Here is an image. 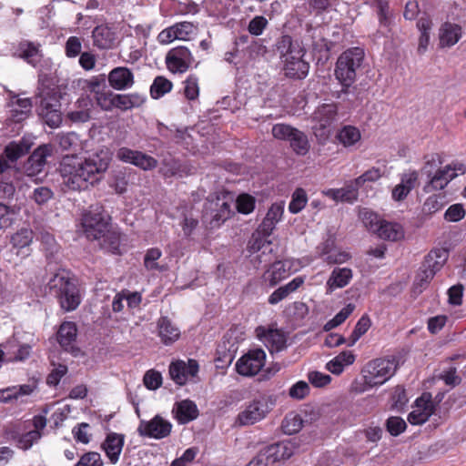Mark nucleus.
Wrapping results in <instances>:
<instances>
[{
    "label": "nucleus",
    "instance_id": "56",
    "mask_svg": "<svg viewBox=\"0 0 466 466\" xmlns=\"http://www.w3.org/2000/svg\"><path fill=\"white\" fill-rule=\"evenodd\" d=\"M360 186L355 184V179L350 181L346 187L340 188V201L353 203L358 198Z\"/></svg>",
    "mask_w": 466,
    "mask_h": 466
},
{
    "label": "nucleus",
    "instance_id": "4",
    "mask_svg": "<svg viewBox=\"0 0 466 466\" xmlns=\"http://www.w3.org/2000/svg\"><path fill=\"white\" fill-rule=\"evenodd\" d=\"M50 292L58 298L61 308L66 311L76 309L80 304L76 286L61 274H56L47 283Z\"/></svg>",
    "mask_w": 466,
    "mask_h": 466
},
{
    "label": "nucleus",
    "instance_id": "14",
    "mask_svg": "<svg viewBox=\"0 0 466 466\" xmlns=\"http://www.w3.org/2000/svg\"><path fill=\"white\" fill-rule=\"evenodd\" d=\"M198 372V364L195 360H188L187 362L177 360L169 366L170 378L177 385H185L189 378L195 377Z\"/></svg>",
    "mask_w": 466,
    "mask_h": 466
},
{
    "label": "nucleus",
    "instance_id": "63",
    "mask_svg": "<svg viewBox=\"0 0 466 466\" xmlns=\"http://www.w3.org/2000/svg\"><path fill=\"white\" fill-rule=\"evenodd\" d=\"M406 426L405 420L400 417H390L386 422L388 431L393 436H398L403 432Z\"/></svg>",
    "mask_w": 466,
    "mask_h": 466
},
{
    "label": "nucleus",
    "instance_id": "8",
    "mask_svg": "<svg viewBox=\"0 0 466 466\" xmlns=\"http://www.w3.org/2000/svg\"><path fill=\"white\" fill-rule=\"evenodd\" d=\"M82 225L86 238L90 240H100L101 236L109 228L107 217L98 209L90 210L85 214Z\"/></svg>",
    "mask_w": 466,
    "mask_h": 466
},
{
    "label": "nucleus",
    "instance_id": "46",
    "mask_svg": "<svg viewBox=\"0 0 466 466\" xmlns=\"http://www.w3.org/2000/svg\"><path fill=\"white\" fill-rule=\"evenodd\" d=\"M41 438V432L38 431H29L24 434L14 436L16 445L22 450H28L32 445Z\"/></svg>",
    "mask_w": 466,
    "mask_h": 466
},
{
    "label": "nucleus",
    "instance_id": "52",
    "mask_svg": "<svg viewBox=\"0 0 466 466\" xmlns=\"http://www.w3.org/2000/svg\"><path fill=\"white\" fill-rule=\"evenodd\" d=\"M137 156H135L133 165L144 169V170H152L157 166V161L151 156H148L140 151H137Z\"/></svg>",
    "mask_w": 466,
    "mask_h": 466
},
{
    "label": "nucleus",
    "instance_id": "7",
    "mask_svg": "<svg viewBox=\"0 0 466 466\" xmlns=\"http://www.w3.org/2000/svg\"><path fill=\"white\" fill-rule=\"evenodd\" d=\"M337 115L338 106L336 104H323L316 108L311 116L314 123L312 128L316 137H328L330 127L336 121Z\"/></svg>",
    "mask_w": 466,
    "mask_h": 466
},
{
    "label": "nucleus",
    "instance_id": "37",
    "mask_svg": "<svg viewBox=\"0 0 466 466\" xmlns=\"http://www.w3.org/2000/svg\"><path fill=\"white\" fill-rule=\"evenodd\" d=\"M448 258V251L446 249H435L431 251L425 258L422 264L426 268L431 269L433 275L438 272Z\"/></svg>",
    "mask_w": 466,
    "mask_h": 466
},
{
    "label": "nucleus",
    "instance_id": "27",
    "mask_svg": "<svg viewBox=\"0 0 466 466\" xmlns=\"http://www.w3.org/2000/svg\"><path fill=\"white\" fill-rule=\"evenodd\" d=\"M289 275V268L283 261H275L262 276L263 281L274 287Z\"/></svg>",
    "mask_w": 466,
    "mask_h": 466
},
{
    "label": "nucleus",
    "instance_id": "36",
    "mask_svg": "<svg viewBox=\"0 0 466 466\" xmlns=\"http://www.w3.org/2000/svg\"><path fill=\"white\" fill-rule=\"evenodd\" d=\"M97 241L102 249L113 254L120 253V234L117 231L108 228Z\"/></svg>",
    "mask_w": 466,
    "mask_h": 466
},
{
    "label": "nucleus",
    "instance_id": "2",
    "mask_svg": "<svg viewBox=\"0 0 466 466\" xmlns=\"http://www.w3.org/2000/svg\"><path fill=\"white\" fill-rule=\"evenodd\" d=\"M276 48L287 76L298 79L306 77L309 65L303 59L305 49L301 43L285 35L277 41Z\"/></svg>",
    "mask_w": 466,
    "mask_h": 466
},
{
    "label": "nucleus",
    "instance_id": "38",
    "mask_svg": "<svg viewBox=\"0 0 466 466\" xmlns=\"http://www.w3.org/2000/svg\"><path fill=\"white\" fill-rule=\"evenodd\" d=\"M352 278V271L348 268H335L328 280L330 291L345 287Z\"/></svg>",
    "mask_w": 466,
    "mask_h": 466
},
{
    "label": "nucleus",
    "instance_id": "64",
    "mask_svg": "<svg viewBox=\"0 0 466 466\" xmlns=\"http://www.w3.org/2000/svg\"><path fill=\"white\" fill-rule=\"evenodd\" d=\"M382 176V172L379 167H372L366 172H364L361 176L355 178V184L359 185L361 187L366 182H375L379 180Z\"/></svg>",
    "mask_w": 466,
    "mask_h": 466
},
{
    "label": "nucleus",
    "instance_id": "32",
    "mask_svg": "<svg viewBox=\"0 0 466 466\" xmlns=\"http://www.w3.org/2000/svg\"><path fill=\"white\" fill-rule=\"evenodd\" d=\"M304 283V279L297 277L288 284L277 289L269 297L268 303L271 305L278 304L281 300L289 297V294L296 291Z\"/></svg>",
    "mask_w": 466,
    "mask_h": 466
},
{
    "label": "nucleus",
    "instance_id": "62",
    "mask_svg": "<svg viewBox=\"0 0 466 466\" xmlns=\"http://www.w3.org/2000/svg\"><path fill=\"white\" fill-rule=\"evenodd\" d=\"M161 254L162 253H161L160 249H158L157 248L148 249L144 258L145 267L149 270H153V269L161 270L162 268L157 263V260L161 257Z\"/></svg>",
    "mask_w": 466,
    "mask_h": 466
},
{
    "label": "nucleus",
    "instance_id": "17",
    "mask_svg": "<svg viewBox=\"0 0 466 466\" xmlns=\"http://www.w3.org/2000/svg\"><path fill=\"white\" fill-rule=\"evenodd\" d=\"M294 452V446L290 442H279L267 446L260 451V458L266 459V463H274L289 459Z\"/></svg>",
    "mask_w": 466,
    "mask_h": 466
},
{
    "label": "nucleus",
    "instance_id": "1",
    "mask_svg": "<svg viewBox=\"0 0 466 466\" xmlns=\"http://www.w3.org/2000/svg\"><path fill=\"white\" fill-rule=\"evenodd\" d=\"M111 159V153L106 147L88 153L84 157L76 154L63 157L58 168L62 185L73 191L94 187L103 179Z\"/></svg>",
    "mask_w": 466,
    "mask_h": 466
},
{
    "label": "nucleus",
    "instance_id": "54",
    "mask_svg": "<svg viewBox=\"0 0 466 466\" xmlns=\"http://www.w3.org/2000/svg\"><path fill=\"white\" fill-rule=\"evenodd\" d=\"M433 277L434 275L431 269L426 268L424 266H421L415 279V289H419V292H421L422 289L431 282Z\"/></svg>",
    "mask_w": 466,
    "mask_h": 466
},
{
    "label": "nucleus",
    "instance_id": "33",
    "mask_svg": "<svg viewBox=\"0 0 466 466\" xmlns=\"http://www.w3.org/2000/svg\"><path fill=\"white\" fill-rule=\"evenodd\" d=\"M176 418L179 423H187L198 417V410L196 404L188 400H182L177 403L176 409H174Z\"/></svg>",
    "mask_w": 466,
    "mask_h": 466
},
{
    "label": "nucleus",
    "instance_id": "59",
    "mask_svg": "<svg viewBox=\"0 0 466 466\" xmlns=\"http://www.w3.org/2000/svg\"><path fill=\"white\" fill-rule=\"evenodd\" d=\"M311 37L313 39L312 42V48L314 51H317L319 53H325V56H328V53L329 51V43L322 36L321 32L317 29H315L312 32Z\"/></svg>",
    "mask_w": 466,
    "mask_h": 466
},
{
    "label": "nucleus",
    "instance_id": "26",
    "mask_svg": "<svg viewBox=\"0 0 466 466\" xmlns=\"http://www.w3.org/2000/svg\"><path fill=\"white\" fill-rule=\"evenodd\" d=\"M110 86L116 90L130 87L134 83L132 72L127 67L114 68L108 75Z\"/></svg>",
    "mask_w": 466,
    "mask_h": 466
},
{
    "label": "nucleus",
    "instance_id": "19",
    "mask_svg": "<svg viewBox=\"0 0 466 466\" xmlns=\"http://www.w3.org/2000/svg\"><path fill=\"white\" fill-rule=\"evenodd\" d=\"M210 220L211 228L220 227L231 216L230 205L224 199L217 198L216 201L210 203Z\"/></svg>",
    "mask_w": 466,
    "mask_h": 466
},
{
    "label": "nucleus",
    "instance_id": "10",
    "mask_svg": "<svg viewBox=\"0 0 466 466\" xmlns=\"http://www.w3.org/2000/svg\"><path fill=\"white\" fill-rule=\"evenodd\" d=\"M457 171L464 173V165L451 164L438 169L431 177L429 183L425 185L424 191L430 193L434 190L443 189L451 180L457 177Z\"/></svg>",
    "mask_w": 466,
    "mask_h": 466
},
{
    "label": "nucleus",
    "instance_id": "60",
    "mask_svg": "<svg viewBox=\"0 0 466 466\" xmlns=\"http://www.w3.org/2000/svg\"><path fill=\"white\" fill-rule=\"evenodd\" d=\"M309 386L306 381L299 380L289 390V396L294 400H302L309 393Z\"/></svg>",
    "mask_w": 466,
    "mask_h": 466
},
{
    "label": "nucleus",
    "instance_id": "49",
    "mask_svg": "<svg viewBox=\"0 0 466 466\" xmlns=\"http://www.w3.org/2000/svg\"><path fill=\"white\" fill-rule=\"evenodd\" d=\"M359 217L370 231L376 233V228L381 221L379 219L376 213L368 208H361L359 212Z\"/></svg>",
    "mask_w": 466,
    "mask_h": 466
},
{
    "label": "nucleus",
    "instance_id": "28",
    "mask_svg": "<svg viewBox=\"0 0 466 466\" xmlns=\"http://www.w3.org/2000/svg\"><path fill=\"white\" fill-rule=\"evenodd\" d=\"M376 234L382 239L390 241H398L404 238L403 228L394 222L381 220L376 228Z\"/></svg>",
    "mask_w": 466,
    "mask_h": 466
},
{
    "label": "nucleus",
    "instance_id": "13",
    "mask_svg": "<svg viewBox=\"0 0 466 466\" xmlns=\"http://www.w3.org/2000/svg\"><path fill=\"white\" fill-rule=\"evenodd\" d=\"M51 154L52 148L49 145H42L35 148L23 166L25 174L28 177L40 174L46 164V157Z\"/></svg>",
    "mask_w": 466,
    "mask_h": 466
},
{
    "label": "nucleus",
    "instance_id": "43",
    "mask_svg": "<svg viewBox=\"0 0 466 466\" xmlns=\"http://www.w3.org/2000/svg\"><path fill=\"white\" fill-rule=\"evenodd\" d=\"M172 83L167 78L164 76H157L153 84L150 87V94L153 98L157 99L167 93L170 92L172 89Z\"/></svg>",
    "mask_w": 466,
    "mask_h": 466
},
{
    "label": "nucleus",
    "instance_id": "48",
    "mask_svg": "<svg viewBox=\"0 0 466 466\" xmlns=\"http://www.w3.org/2000/svg\"><path fill=\"white\" fill-rule=\"evenodd\" d=\"M354 309H355V306L353 304H351V303L348 304L339 313H337L332 319H330L329 321H328L325 324L324 329L330 330V329L338 327L341 323H343L349 318V316L353 312Z\"/></svg>",
    "mask_w": 466,
    "mask_h": 466
},
{
    "label": "nucleus",
    "instance_id": "51",
    "mask_svg": "<svg viewBox=\"0 0 466 466\" xmlns=\"http://www.w3.org/2000/svg\"><path fill=\"white\" fill-rule=\"evenodd\" d=\"M255 198L248 194H241L236 200V208L239 213L249 214L255 208Z\"/></svg>",
    "mask_w": 466,
    "mask_h": 466
},
{
    "label": "nucleus",
    "instance_id": "22",
    "mask_svg": "<svg viewBox=\"0 0 466 466\" xmlns=\"http://www.w3.org/2000/svg\"><path fill=\"white\" fill-rule=\"evenodd\" d=\"M419 174L417 171H410L401 176L400 183L392 189L391 195L395 201H401L407 198L410 191L418 184Z\"/></svg>",
    "mask_w": 466,
    "mask_h": 466
},
{
    "label": "nucleus",
    "instance_id": "21",
    "mask_svg": "<svg viewBox=\"0 0 466 466\" xmlns=\"http://www.w3.org/2000/svg\"><path fill=\"white\" fill-rule=\"evenodd\" d=\"M15 54L34 66L41 61L43 56L40 45L27 40L18 44Z\"/></svg>",
    "mask_w": 466,
    "mask_h": 466
},
{
    "label": "nucleus",
    "instance_id": "42",
    "mask_svg": "<svg viewBox=\"0 0 466 466\" xmlns=\"http://www.w3.org/2000/svg\"><path fill=\"white\" fill-rule=\"evenodd\" d=\"M142 99L138 95H114L113 107L127 110L135 106H139Z\"/></svg>",
    "mask_w": 466,
    "mask_h": 466
},
{
    "label": "nucleus",
    "instance_id": "25",
    "mask_svg": "<svg viewBox=\"0 0 466 466\" xmlns=\"http://www.w3.org/2000/svg\"><path fill=\"white\" fill-rule=\"evenodd\" d=\"M283 212V202H278L271 205L266 217L259 225L260 231L264 236H269L272 233L276 224L281 219Z\"/></svg>",
    "mask_w": 466,
    "mask_h": 466
},
{
    "label": "nucleus",
    "instance_id": "61",
    "mask_svg": "<svg viewBox=\"0 0 466 466\" xmlns=\"http://www.w3.org/2000/svg\"><path fill=\"white\" fill-rule=\"evenodd\" d=\"M268 24V20L264 16L256 15L249 21L248 30L251 35L258 36L263 33Z\"/></svg>",
    "mask_w": 466,
    "mask_h": 466
},
{
    "label": "nucleus",
    "instance_id": "35",
    "mask_svg": "<svg viewBox=\"0 0 466 466\" xmlns=\"http://www.w3.org/2000/svg\"><path fill=\"white\" fill-rule=\"evenodd\" d=\"M355 360V356L351 351L345 350L329 361L326 368L333 374H340L346 366L351 365Z\"/></svg>",
    "mask_w": 466,
    "mask_h": 466
},
{
    "label": "nucleus",
    "instance_id": "12",
    "mask_svg": "<svg viewBox=\"0 0 466 466\" xmlns=\"http://www.w3.org/2000/svg\"><path fill=\"white\" fill-rule=\"evenodd\" d=\"M193 61L191 52L185 46L172 48L166 56L167 66L172 73H185Z\"/></svg>",
    "mask_w": 466,
    "mask_h": 466
},
{
    "label": "nucleus",
    "instance_id": "34",
    "mask_svg": "<svg viewBox=\"0 0 466 466\" xmlns=\"http://www.w3.org/2000/svg\"><path fill=\"white\" fill-rule=\"evenodd\" d=\"M10 119L15 123H20L28 117L32 103L29 98H16L12 102Z\"/></svg>",
    "mask_w": 466,
    "mask_h": 466
},
{
    "label": "nucleus",
    "instance_id": "40",
    "mask_svg": "<svg viewBox=\"0 0 466 466\" xmlns=\"http://www.w3.org/2000/svg\"><path fill=\"white\" fill-rule=\"evenodd\" d=\"M56 141L64 151H76L80 148V139L76 133H59L56 136Z\"/></svg>",
    "mask_w": 466,
    "mask_h": 466
},
{
    "label": "nucleus",
    "instance_id": "24",
    "mask_svg": "<svg viewBox=\"0 0 466 466\" xmlns=\"http://www.w3.org/2000/svg\"><path fill=\"white\" fill-rule=\"evenodd\" d=\"M123 446L124 436L115 432L109 433L102 443V449L112 464L118 461Z\"/></svg>",
    "mask_w": 466,
    "mask_h": 466
},
{
    "label": "nucleus",
    "instance_id": "53",
    "mask_svg": "<svg viewBox=\"0 0 466 466\" xmlns=\"http://www.w3.org/2000/svg\"><path fill=\"white\" fill-rule=\"evenodd\" d=\"M33 239V231L27 228H22L13 235L11 242L16 248H25L29 246Z\"/></svg>",
    "mask_w": 466,
    "mask_h": 466
},
{
    "label": "nucleus",
    "instance_id": "15",
    "mask_svg": "<svg viewBox=\"0 0 466 466\" xmlns=\"http://www.w3.org/2000/svg\"><path fill=\"white\" fill-rule=\"evenodd\" d=\"M434 411L431 396L423 393L415 401L414 410L409 414L408 420L410 424L420 425L426 422Z\"/></svg>",
    "mask_w": 466,
    "mask_h": 466
},
{
    "label": "nucleus",
    "instance_id": "45",
    "mask_svg": "<svg viewBox=\"0 0 466 466\" xmlns=\"http://www.w3.org/2000/svg\"><path fill=\"white\" fill-rule=\"evenodd\" d=\"M281 427L286 434H295L302 429L303 420L299 414L290 413L285 417Z\"/></svg>",
    "mask_w": 466,
    "mask_h": 466
},
{
    "label": "nucleus",
    "instance_id": "57",
    "mask_svg": "<svg viewBox=\"0 0 466 466\" xmlns=\"http://www.w3.org/2000/svg\"><path fill=\"white\" fill-rule=\"evenodd\" d=\"M101 455L96 451L84 453L75 466H103Z\"/></svg>",
    "mask_w": 466,
    "mask_h": 466
},
{
    "label": "nucleus",
    "instance_id": "3",
    "mask_svg": "<svg viewBox=\"0 0 466 466\" xmlns=\"http://www.w3.org/2000/svg\"><path fill=\"white\" fill-rule=\"evenodd\" d=\"M364 56V50L360 47L347 49L339 56L335 76L343 86L349 87L355 82L357 72L363 63Z\"/></svg>",
    "mask_w": 466,
    "mask_h": 466
},
{
    "label": "nucleus",
    "instance_id": "6",
    "mask_svg": "<svg viewBox=\"0 0 466 466\" xmlns=\"http://www.w3.org/2000/svg\"><path fill=\"white\" fill-rule=\"evenodd\" d=\"M397 370L394 360L376 359L365 367L364 380L370 387L381 385L393 376Z\"/></svg>",
    "mask_w": 466,
    "mask_h": 466
},
{
    "label": "nucleus",
    "instance_id": "31",
    "mask_svg": "<svg viewBox=\"0 0 466 466\" xmlns=\"http://www.w3.org/2000/svg\"><path fill=\"white\" fill-rule=\"evenodd\" d=\"M77 329L73 322H64L57 331V341L65 350L73 349V342L76 340Z\"/></svg>",
    "mask_w": 466,
    "mask_h": 466
},
{
    "label": "nucleus",
    "instance_id": "23",
    "mask_svg": "<svg viewBox=\"0 0 466 466\" xmlns=\"http://www.w3.org/2000/svg\"><path fill=\"white\" fill-rule=\"evenodd\" d=\"M93 44L99 49H110L116 44V35L110 27L100 25L92 32Z\"/></svg>",
    "mask_w": 466,
    "mask_h": 466
},
{
    "label": "nucleus",
    "instance_id": "11",
    "mask_svg": "<svg viewBox=\"0 0 466 466\" xmlns=\"http://www.w3.org/2000/svg\"><path fill=\"white\" fill-rule=\"evenodd\" d=\"M172 429V424L160 415H156L150 420H141L137 431L141 436H147L154 439H163L167 437Z\"/></svg>",
    "mask_w": 466,
    "mask_h": 466
},
{
    "label": "nucleus",
    "instance_id": "58",
    "mask_svg": "<svg viewBox=\"0 0 466 466\" xmlns=\"http://www.w3.org/2000/svg\"><path fill=\"white\" fill-rule=\"evenodd\" d=\"M184 94L189 100H194L198 96V79L196 76L190 75L185 81Z\"/></svg>",
    "mask_w": 466,
    "mask_h": 466
},
{
    "label": "nucleus",
    "instance_id": "29",
    "mask_svg": "<svg viewBox=\"0 0 466 466\" xmlns=\"http://www.w3.org/2000/svg\"><path fill=\"white\" fill-rule=\"evenodd\" d=\"M31 147L32 143L26 138H22L19 141H12L5 147V157L7 161L15 162L20 157L26 155Z\"/></svg>",
    "mask_w": 466,
    "mask_h": 466
},
{
    "label": "nucleus",
    "instance_id": "41",
    "mask_svg": "<svg viewBox=\"0 0 466 466\" xmlns=\"http://www.w3.org/2000/svg\"><path fill=\"white\" fill-rule=\"evenodd\" d=\"M336 137L339 143L348 147L359 142L361 136L360 130L357 127L352 126H345L339 131Z\"/></svg>",
    "mask_w": 466,
    "mask_h": 466
},
{
    "label": "nucleus",
    "instance_id": "39",
    "mask_svg": "<svg viewBox=\"0 0 466 466\" xmlns=\"http://www.w3.org/2000/svg\"><path fill=\"white\" fill-rule=\"evenodd\" d=\"M289 142L292 150L299 156H305L309 151L310 144L308 137L299 129H296Z\"/></svg>",
    "mask_w": 466,
    "mask_h": 466
},
{
    "label": "nucleus",
    "instance_id": "47",
    "mask_svg": "<svg viewBox=\"0 0 466 466\" xmlns=\"http://www.w3.org/2000/svg\"><path fill=\"white\" fill-rule=\"evenodd\" d=\"M308 201L306 191L303 188H297L291 198L289 209L291 213L297 214L300 212L306 206Z\"/></svg>",
    "mask_w": 466,
    "mask_h": 466
},
{
    "label": "nucleus",
    "instance_id": "50",
    "mask_svg": "<svg viewBox=\"0 0 466 466\" xmlns=\"http://www.w3.org/2000/svg\"><path fill=\"white\" fill-rule=\"evenodd\" d=\"M370 325H371V322H370V318L366 315L362 316L357 322V324L350 337V346L354 345L359 340V339L368 331Z\"/></svg>",
    "mask_w": 466,
    "mask_h": 466
},
{
    "label": "nucleus",
    "instance_id": "30",
    "mask_svg": "<svg viewBox=\"0 0 466 466\" xmlns=\"http://www.w3.org/2000/svg\"><path fill=\"white\" fill-rule=\"evenodd\" d=\"M158 335L164 344L175 342L180 337V330L167 317H162L157 322Z\"/></svg>",
    "mask_w": 466,
    "mask_h": 466
},
{
    "label": "nucleus",
    "instance_id": "9",
    "mask_svg": "<svg viewBox=\"0 0 466 466\" xmlns=\"http://www.w3.org/2000/svg\"><path fill=\"white\" fill-rule=\"evenodd\" d=\"M266 353L261 349L249 350L236 363L237 371L243 376L258 374L265 365Z\"/></svg>",
    "mask_w": 466,
    "mask_h": 466
},
{
    "label": "nucleus",
    "instance_id": "55",
    "mask_svg": "<svg viewBox=\"0 0 466 466\" xmlns=\"http://www.w3.org/2000/svg\"><path fill=\"white\" fill-rule=\"evenodd\" d=\"M296 129L287 124H276L272 127V136L277 139L289 141Z\"/></svg>",
    "mask_w": 466,
    "mask_h": 466
},
{
    "label": "nucleus",
    "instance_id": "5",
    "mask_svg": "<svg viewBox=\"0 0 466 466\" xmlns=\"http://www.w3.org/2000/svg\"><path fill=\"white\" fill-rule=\"evenodd\" d=\"M35 104L38 116L43 121L52 128L58 127L62 122V116L56 93L50 88H43L36 96Z\"/></svg>",
    "mask_w": 466,
    "mask_h": 466
},
{
    "label": "nucleus",
    "instance_id": "20",
    "mask_svg": "<svg viewBox=\"0 0 466 466\" xmlns=\"http://www.w3.org/2000/svg\"><path fill=\"white\" fill-rule=\"evenodd\" d=\"M257 331L258 336L263 340L271 353L279 352L286 348V337L280 330H265L262 328H258Z\"/></svg>",
    "mask_w": 466,
    "mask_h": 466
},
{
    "label": "nucleus",
    "instance_id": "18",
    "mask_svg": "<svg viewBox=\"0 0 466 466\" xmlns=\"http://www.w3.org/2000/svg\"><path fill=\"white\" fill-rule=\"evenodd\" d=\"M439 46L441 48H450L455 46L462 36V28L460 25L444 22L439 28Z\"/></svg>",
    "mask_w": 466,
    "mask_h": 466
},
{
    "label": "nucleus",
    "instance_id": "44",
    "mask_svg": "<svg viewBox=\"0 0 466 466\" xmlns=\"http://www.w3.org/2000/svg\"><path fill=\"white\" fill-rule=\"evenodd\" d=\"M55 192L48 187L40 186L32 191L30 199L33 200L37 206L42 207L47 204V202L53 199Z\"/></svg>",
    "mask_w": 466,
    "mask_h": 466
},
{
    "label": "nucleus",
    "instance_id": "16",
    "mask_svg": "<svg viewBox=\"0 0 466 466\" xmlns=\"http://www.w3.org/2000/svg\"><path fill=\"white\" fill-rule=\"evenodd\" d=\"M267 404L261 400H254L241 411L237 418L240 426L252 425L261 420L267 414Z\"/></svg>",
    "mask_w": 466,
    "mask_h": 466
}]
</instances>
